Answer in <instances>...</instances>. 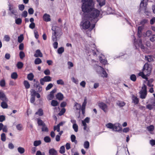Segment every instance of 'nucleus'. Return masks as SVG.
<instances>
[{"label":"nucleus","instance_id":"09e8293b","mask_svg":"<svg viewBox=\"0 0 155 155\" xmlns=\"http://www.w3.org/2000/svg\"><path fill=\"white\" fill-rule=\"evenodd\" d=\"M44 140L46 143H49L51 141V138L49 137L48 136H46L45 137Z\"/></svg>","mask_w":155,"mask_h":155},{"label":"nucleus","instance_id":"393cba45","mask_svg":"<svg viewBox=\"0 0 155 155\" xmlns=\"http://www.w3.org/2000/svg\"><path fill=\"white\" fill-rule=\"evenodd\" d=\"M5 102V101H3L1 103V106L3 108H7L8 107V105Z\"/></svg>","mask_w":155,"mask_h":155},{"label":"nucleus","instance_id":"052dcab7","mask_svg":"<svg viewBox=\"0 0 155 155\" xmlns=\"http://www.w3.org/2000/svg\"><path fill=\"white\" fill-rule=\"evenodd\" d=\"M25 56V55L24 53L22 51H20L19 53V56L20 58L21 59H22L24 58Z\"/></svg>","mask_w":155,"mask_h":155},{"label":"nucleus","instance_id":"e433bc0d","mask_svg":"<svg viewBox=\"0 0 155 155\" xmlns=\"http://www.w3.org/2000/svg\"><path fill=\"white\" fill-rule=\"evenodd\" d=\"M74 107H75L76 109L77 110H79L81 108V104L76 103H75Z\"/></svg>","mask_w":155,"mask_h":155},{"label":"nucleus","instance_id":"680f3d73","mask_svg":"<svg viewBox=\"0 0 155 155\" xmlns=\"http://www.w3.org/2000/svg\"><path fill=\"white\" fill-rule=\"evenodd\" d=\"M53 87V85L51 83L49 84L46 88V90L47 91L50 90Z\"/></svg>","mask_w":155,"mask_h":155},{"label":"nucleus","instance_id":"de8ad7c7","mask_svg":"<svg viewBox=\"0 0 155 155\" xmlns=\"http://www.w3.org/2000/svg\"><path fill=\"white\" fill-rule=\"evenodd\" d=\"M22 22V20L20 18H18L15 19V22L17 25H20Z\"/></svg>","mask_w":155,"mask_h":155},{"label":"nucleus","instance_id":"ddd939ff","mask_svg":"<svg viewBox=\"0 0 155 155\" xmlns=\"http://www.w3.org/2000/svg\"><path fill=\"white\" fill-rule=\"evenodd\" d=\"M50 16L49 15L47 14H45L43 16V20L46 21H50L51 19L50 18Z\"/></svg>","mask_w":155,"mask_h":155},{"label":"nucleus","instance_id":"39448f33","mask_svg":"<svg viewBox=\"0 0 155 155\" xmlns=\"http://www.w3.org/2000/svg\"><path fill=\"white\" fill-rule=\"evenodd\" d=\"M140 97L142 99L145 98L147 95V87L145 85L143 84L142 87V90L140 91Z\"/></svg>","mask_w":155,"mask_h":155},{"label":"nucleus","instance_id":"f03ea898","mask_svg":"<svg viewBox=\"0 0 155 155\" xmlns=\"http://www.w3.org/2000/svg\"><path fill=\"white\" fill-rule=\"evenodd\" d=\"M87 16H84L83 18V20L81 23L82 28L84 29H86L90 28L91 30H92L95 27L94 24H91Z\"/></svg>","mask_w":155,"mask_h":155},{"label":"nucleus","instance_id":"864d4df0","mask_svg":"<svg viewBox=\"0 0 155 155\" xmlns=\"http://www.w3.org/2000/svg\"><path fill=\"white\" fill-rule=\"evenodd\" d=\"M65 151V147L64 146H62L61 147L59 152L61 154L64 153Z\"/></svg>","mask_w":155,"mask_h":155},{"label":"nucleus","instance_id":"13d9d810","mask_svg":"<svg viewBox=\"0 0 155 155\" xmlns=\"http://www.w3.org/2000/svg\"><path fill=\"white\" fill-rule=\"evenodd\" d=\"M16 127L18 130H21L22 129V126L21 124H19L17 125Z\"/></svg>","mask_w":155,"mask_h":155},{"label":"nucleus","instance_id":"c03bdc74","mask_svg":"<svg viewBox=\"0 0 155 155\" xmlns=\"http://www.w3.org/2000/svg\"><path fill=\"white\" fill-rule=\"evenodd\" d=\"M59 28L56 26H53L52 28V30L54 31V32H55L56 33L58 31Z\"/></svg>","mask_w":155,"mask_h":155},{"label":"nucleus","instance_id":"a878e982","mask_svg":"<svg viewBox=\"0 0 155 155\" xmlns=\"http://www.w3.org/2000/svg\"><path fill=\"white\" fill-rule=\"evenodd\" d=\"M45 82H49L51 81V77L49 76H46L43 78Z\"/></svg>","mask_w":155,"mask_h":155},{"label":"nucleus","instance_id":"4be33fe9","mask_svg":"<svg viewBox=\"0 0 155 155\" xmlns=\"http://www.w3.org/2000/svg\"><path fill=\"white\" fill-rule=\"evenodd\" d=\"M96 68L97 71L99 73L101 72L102 70H103L104 68L99 66H97Z\"/></svg>","mask_w":155,"mask_h":155},{"label":"nucleus","instance_id":"a211bd4d","mask_svg":"<svg viewBox=\"0 0 155 155\" xmlns=\"http://www.w3.org/2000/svg\"><path fill=\"white\" fill-rule=\"evenodd\" d=\"M97 1L101 7L104 5L105 3V0H97Z\"/></svg>","mask_w":155,"mask_h":155},{"label":"nucleus","instance_id":"f3484780","mask_svg":"<svg viewBox=\"0 0 155 155\" xmlns=\"http://www.w3.org/2000/svg\"><path fill=\"white\" fill-rule=\"evenodd\" d=\"M83 125L84 126L83 129L84 130L88 132L89 130V128L87 127L86 123H85L84 121H82Z\"/></svg>","mask_w":155,"mask_h":155},{"label":"nucleus","instance_id":"58836bf2","mask_svg":"<svg viewBox=\"0 0 155 155\" xmlns=\"http://www.w3.org/2000/svg\"><path fill=\"white\" fill-rule=\"evenodd\" d=\"M89 143L88 141H86L84 143V147L86 149H88L89 147Z\"/></svg>","mask_w":155,"mask_h":155},{"label":"nucleus","instance_id":"774afa93","mask_svg":"<svg viewBox=\"0 0 155 155\" xmlns=\"http://www.w3.org/2000/svg\"><path fill=\"white\" fill-rule=\"evenodd\" d=\"M150 40L152 42H154L155 41V35H152L150 38Z\"/></svg>","mask_w":155,"mask_h":155},{"label":"nucleus","instance_id":"e2e57ef3","mask_svg":"<svg viewBox=\"0 0 155 155\" xmlns=\"http://www.w3.org/2000/svg\"><path fill=\"white\" fill-rule=\"evenodd\" d=\"M54 97V94H50L47 97V99L48 100H51L53 99Z\"/></svg>","mask_w":155,"mask_h":155},{"label":"nucleus","instance_id":"c85d7f7f","mask_svg":"<svg viewBox=\"0 0 155 155\" xmlns=\"http://www.w3.org/2000/svg\"><path fill=\"white\" fill-rule=\"evenodd\" d=\"M35 114H38L39 116H41L43 114V111L41 109H39L38 112L35 113Z\"/></svg>","mask_w":155,"mask_h":155},{"label":"nucleus","instance_id":"423d86ee","mask_svg":"<svg viewBox=\"0 0 155 155\" xmlns=\"http://www.w3.org/2000/svg\"><path fill=\"white\" fill-rule=\"evenodd\" d=\"M134 44L136 48H137V47H140L142 49H145V47L143 46V45L142 44V40L141 39L138 40L137 42H135Z\"/></svg>","mask_w":155,"mask_h":155},{"label":"nucleus","instance_id":"0eeeda50","mask_svg":"<svg viewBox=\"0 0 155 155\" xmlns=\"http://www.w3.org/2000/svg\"><path fill=\"white\" fill-rule=\"evenodd\" d=\"M121 125L119 123H116L114 124L113 130L114 131H119L122 130Z\"/></svg>","mask_w":155,"mask_h":155},{"label":"nucleus","instance_id":"473e14b6","mask_svg":"<svg viewBox=\"0 0 155 155\" xmlns=\"http://www.w3.org/2000/svg\"><path fill=\"white\" fill-rule=\"evenodd\" d=\"M34 62L36 64H38L41 63L42 61L40 58H37L35 60Z\"/></svg>","mask_w":155,"mask_h":155},{"label":"nucleus","instance_id":"9b49d317","mask_svg":"<svg viewBox=\"0 0 155 155\" xmlns=\"http://www.w3.org/2000/svg\"><path fill=\"white\" fill-rule=\"evenodd\" d=\"M34 56L35 57H41L43 56V54L41 52L40 50L38 49L36 51L35 53L34 54Z\"/></svg>","mask_w":155,"mask_h":155},{"label":"nucleus","instance_id":"20e7f679","mask_svg":"<svg viewBox=\"0 0 155 155\" xmlns=\"http://www.w3.org/2000/svg\"><path fill=\"white\" fill-rule=\"evenodd\" d=\"M151 69L150 65H149L148 63H146L144 66L143 70L145 75L148 76L151 73Z\"/></svg>","mask_w":155,"mask_h":155},{"label":"nucleus","instance_id":"8fccbe9b","mask_svg":"<svg viewBox=\"0 0 155 155\" xmlns=\"http://www.w3.org/2000/svg\"><path fill=\"white\" fill-rule=\"evenodd\" d=\"M153 106L152 104L151 103V104H149L147 105L146 108L149 110H151L153 109Z\"/></svg>","mask_w":155,"mask_h":155},{"label":"nucleus","instance_id":"69168bd1","mask_svg":"<svg viewBox=\"0 0 155 155\" xmlns=\"http://www.w3.org/2000/svg\"><path fill=\"white\" fill-rule=\"evenodd\" d=\"M65 109L64 108H63L62 109L61 111L58 114L59 115L61 116L63 114L65 113Z\"/></svg>","mask_w":155,"mask_h":155},{"label":"nucleus","instance_id":"c756f323","mask_svg":"<svg viewBox=\"0 0 155 155\" xmlns=\"http://www.w3.org/2000/svg\"><path fill=\"white\" fill-rule=\"evenodd\" d=\"M71 138L72 142H74L76 144L77 143V141L76 140V137L74 135H71Z\"/></svg>","mask_w":155,"mask_h":155},{"label":"nucleus","instance_id":"412c9836","mask_svg":"<svg viewBox=\"0 0 155 155\" xmlns=\"http://www.w3.org/2000/svg\"><path fill=\"white\" fill-rule=\"evenodd\" d=\"M23 83L26 89H28L30 87V84L28 81H24Z\"/></svg>","mask_w":155,"mask_h":155},{"label":"nucleus","instance_id":"a18cd8bd","mask_svg":"<svg viewBox=\"0 0 155 155\" xmlns=\"http://www.w3.org/2000/svg\"><path fill=\"white\" fill-rule=\"evenodd\" d=\"M56 34L55 32H53L52 33V39L54 41L57 40V37L56 35Z\"/></svg>","mask_w":155,"mask_h":155},{"label":"nucleus","instance_id":"f704fd0d","mask_svg":"<svg viewBox=\"0 0 155 155\" xmlns=\"http://www.w3.org/2000/svg\"><path fill=\"white\" fill-rule=\"evenodd\" d=\"M117 104L120 107H123L124 106L125 103L123 101H118L117 103Z\"/></svg>","mask_w":155,"mask_h":155},{"label":"nucleus","instance_id":"dca6fc26","mask_svg":"<svg viewBox=\"0 0 155 155\" xmlns=\"http://www.w3.org/2000/svg\"><path fill=\"white\" fill-rule=\"evenodd\" d=\"M133 102L135 104H137L139 102L138 99L135 96L133 95L132 97Z\"/></svg>","mask_w":155,"mask_h":155},{"label":"nucleus","instance_id":"4d7b16f0","mask_svg":"<svg viewBox=\"0 0 155 155\" xmlns=\"http://www.w3.org/2000/svg\"><path fill=\"white\" fill-rule=\"evenodd\" d=\"M5 83L4 79H2L0 81V85L2 87H4L5 86Z\"/></svg>","mask_w":155,"mask_h":155},{"label":"nucleus","instance_id":"f257e3e1","mask_svg":"<svg viewBox=\"0 0 155 155\" xmlns=\"http://www.w3.org/2000/svg\"><path fill=\"white\" fill-rule=\"evenodd\" d=\"M94 5V3L91 6V8L87 12H83L84 13H88L89 14L86 15V16H87L88 18L91 21H93L94 22L96 23L98 21L97 17L99 16L100 11L95 8H93V6Z\"/></svg>","mask_w":155,"mask_h":155},{"label":"nucleus","instance_id":"0e129e2a","mask_svg":"<svg viewBox=\"0 0 155 155\" xmlns=\"http://www.w3.org/2000/svg\"><path fill=\"white\" fill-rule=\"evenodd\" d=\"M31 96L32 97H35V96L36 95V94H37L36 91L34 90H31Z\"/></svg>","mask_w":155,"mask_h":155},{"label":"nucleus","instance_id":"603ef678","mask_svg":"<svg viewBox=\"0 0 155 155\" xmlns=\"http://www.w3.org/2000/svg\"><path fill=\"white\" fill-rule=\"evenodd\" d=\"M38 123L39 125L41 126H42L45 124L41 120L39 119L38 120Z\"/></svg>","mask_w":155,"mask_h":155},{"label":"nucleus","instance_id":"5701e85b","mask_svg":"<svg viewBox=\"0 0 155 155\" xmlns=\"http://www.w3.org/2000/svg\"><path fill=\"white\" fill-rule=\"evenodd\" d=\"M34 76L32 73H30L28 75L27 78L30 81H32L33 80Z\"/></svg>","mask_w":155,"mask_h":155},{"label":"nucleus","instance_id":"72a5a7b5","mask_svg":"<svg viewBox=\"0 0 155 155\" xmlns=\"http://www.w3.org/2000/svg\"><path fill=\"white\" fill-rule=\"evenodd\" d=\"M18 152L21 154H22L24 153L25 152V149L24 148L22 147H19L18 148Z\"/></svg>","mask_w":155,"mask_h":155},{"label":"nucleus","instance_id":"5fc2aeb1","mask_svg":"<svg viewBox=\"0 0 155 155\" xmlns=\"http://www.w3.org/2000/svg\"><path fill=\"white\" fill-rule=\"evenodd\" d=\"M42 127L41 129L42 131H48V129L45 124L42 126Z\"/></svg>","mask_w":155,"mask_h":155},{"label":"nucleus","instance_id":"338daca9","mask_svg":"<svg viewBox=\"0 0 155 155\" xmlns=\"http://www.w3.org/2000/svg\"><path fill=\"white\" fill-rule=\"evenodd\" d=\"M147 129L150 131H153L154 130V127L152 125L147 127Z\"/></svg>","mask_w":155,"mask_h":155},{"label":"nucleus","instance_id":"f8f14e48","mask_svg":"<svg viewBox=\"0 0 155 155\" xmlns=\"http://www.w3.org/2000/svg\"><path fill=\"white\" fill-rule=\"evenodd\" d=\"M86 104L87 100L86 99H85L81 107V110L83 114H84L85 112V106H86Z\"/></svg>","mask_w":155,"mask_h":155},{"label":"nucleus","instance_id":"7c9ffc66","mask_svg":"<svg viewBox=\"0 0 155 155\" xmlns=\"http://www.w3.org/2000/svg\"><path fill=\"white\" fill-rule=\"evenodd\" d=\"M145 59L148 62H151L153 61V59L151 56L148 55L145 57Z\"/></svg>","mask_w":155,"mask_h":155},{"label":"nucleus","instance_id":"1a4fd4ad","mask_svg":"<svg viewBox=\"0 0 155 155\" xmlns=\"http://www.w3.org/2000/svg\"><path fill=\"white\" fill-rule=\"evenodd\" d=\"M0 99L3 101H8V99L5 95L2 92H0Z\"/></svg>","mask_w":155,"mask_h":155},{"label":"nucleus","instance_id":"a19ab883","mask_svg":"<svg viewBox=\"0 0 155 155\" xmlns=\"http://www.w3.org/2000/svg\"><path fill=\"white\" fill-rule=\"evenodd\" d=\"M64 51V48L63 47L59 48L58 50V52L59 54H61Z\"/></svg>","mask_w":155,"mask_h":155},{"label":"nucleus","instance_id":"aec40b11","mask_svg":"<svg viewBox=\"0 0 155 155\" xmlns=\"http://www.w3.org/2000/svg\"><path fill=\"white\" fill-rule=\"evenodd\" d=\"M146 79L148 81V83L147 84L148 86L150 87H153V85L152 84V83L153 81V79H150L149 80H148V79Z\"/></svg>","mask_w":155,"mask_h":155},{"label":"nucleus","instance_id":"b1692460","mask_svg":"<svg viewBox=\"0 0 155 155\" xmlns=\"http://www.w3.org/2000/svg\"><path fill=\"white\" fill-rule=\"evenodd\" d=\"M147 0H143L140 4V7H145L147 5Z\"/></svg>","mask_w":155,"mask_h":155},{"label":"nucleus","instance_id":"2f4dec72","mask_svg":"<svg viewBox=\"0 0 155 155\" xmlns=\"http://www.w3.org/2000/svg\"><path fill=\"white\" fill-rule=\"evenodd\" d=\"M41 143V140H36L34 142V145L35 147H37L40 145Z\"/></svg>","mask_w":155,"mask_h":155},{"label":"nucleus","instance_id":"bb28decb","mask_svg":"<svg viewBox=\"0 0 155 155\" xmlns=\"http://www.w3.org/2000/svg\"><path fill=\"white\" fill-rule=\"evenodd\" d=\"M152 34V32L151 31L148 30L147 31L146 33L143 34V35L145 37L146 36L147 37H149Z\"/></svg>","mask_w":155,"mask_h":155},{"label":"nucleus","instance_id":"bf43d9fd","mask_svg":"<svg viewBox=\"0 0 155 155\" xmlns=\"http://www.w3.org/2000/svg\"><path fill=\"white\" fill-rule=\"evenodd\" d=\"M57 83L58 84L63 85L64 84V82L62 79H59L57 81Z\"/></svg>","mask_w":155,"mask_h":155},{"label":"nucleus","instance_id":"2eb2a0df","mask_svg":"<svg viewBox=\"0 0 155 155\" xmlns=\"http://www.w3.org/2000/svg\"><path fill=\"white\" fill-rule=\"evenodd\" d=\"M56 97L58 100L61 101L64 98V96L62 93H58L56 94Z\"/></svg>","mask_w":155,"mask_h":155},{"label":"nucleus","instance_id":"49530a36","mask_svg":"<svg viewBox=\"0 0 155 155\" xmlns=\"http://www.w3.org/2000/svg\"><path fill=\"white\" fill-rule=\"evenodd\" d=\"M18 74L16 72H13L11 74V78L13 79H16L17 78Z\"/></svg>","mask_w":155,"mask_h":155},{"label":"nucleus","instance_id":"c9c22d12","mask_svg":"<svg viewBox=\"0 0 155 155\" xmlns=\"http://www.w3.org/2000/svg\"><path fill=\"white\" fill-rule=\"evenodd\" d=\"M17 66L18 68L21 69L23 67V64L22 62H18L17 64Z\"/></svg>","mask_w":155,"mask_h":155},{"label":"nucleus","instance_id":"4c0bfd02","mask_svg":"<svg viewBox=\"0 0 155 155\" xmlns=\"http://www.w3.org/2000/svg\"><path fill=\"white\" fill-rule=\"evenodd\" d=\"M114 124L111 123H109L106 124V127L109 129H113Z\"/></svg>","mask_w":155,"mask_h":155},{"label":"nucleus","instance_id":"4468645a","mask_svg":"<svg viewBox=\"0 0 155 155\" xmlns=\"http://www.w3.org/2000/svg\"><path fill=\"white\" fill-rule=\"evenodd\" d=\"M49 153L51 155H57V151L54 148H51L49 150Z\"/></svg>","mask_w":155,"mask_h":155},{"label":"nucleus","instance_id":"79ce46f5","mask_svg":"<svg viewBox=\"0 0 155 155\" xmlns=\"http://www.w3.org/2000/svg\"><path fill=\"white\" fill-rule=\"evenodd\" d=\"M72 127L75 132H77L78 131V126L77 124H73Z\"/></svg>","mask_w":155,"mask_h":155},{"label":"nucleus","instance_id":"6e6d98bb","mask_svg":"<svg viewBox=\"0 0 155 155\" xmlns=\"http://www.w3.org/2000/svg\"><path fill=\"white\" fill-rule=\"evenodd\" d=\"M130 79L132 81H135L136 80V77L135 74H133L130 76Z\"/></svg>","mask_w":155,"mask_h":155},{"label":"nucleus","instance_id":"cd10ccee","mask_svg":"<svg viewBox=\"0 0 155 155\" xmlns=\"http://www.w3.org/2000/svg\"><path fill=\"white\" fill-rule=\"evenodd\" d=\"M139 76H141L144 79H148V78L146 77V76L147 75H145V74L144 73V71H143L142 72H140L139 73Z\"/></svg>","mask_w":155,"mask_h":155},{"label":"nucleus","instance_id":"9d476101","mask_svg":"<svg viewBox=\"0 0 155 155\" xmlns=\"http://www.w3.org/2000/svg\"><path fill=\"white\" fill-rule=\"evenodd\" d=\"M143 29V26H140L138 27L137 30V35L140 38L142 36V31Z\"/></svg>","mask_w":155,"mask_h":155},{"label":"nucleus","instance_id":"6ab92c4d","mask_svg":"<svg viewBox=\"0 0 155 155\" xmlns=\"http://www.w3.org/2000/svg\"><path fill=\"white\" fill-rule=\"evenodd\" d=\"M58 104L59 103L57 101L55 100H52L51 103V105L54 107L58 106Z\"/></svg>","mask_w":155,"mask_h":155},{"label":"nucleus","instance_id":"6e6552de","mask_svg":"<svg viewBox=\"0 0 155 155\" xmlns=\"http://www.w3.org/2000/svg\"><path fill=\"white\" fill-rule=\"evenodd\" d=\"M98 106L104 112L107 111V107L105 104L103 102L100 103L98 104Z\"/></svg>","mask_w":155,"mask_h":155},{"label":"nucleus","instance_id":"ea45409f","mask_svg":"<svg viewBox=\"0 0 155 155\" xmlns=\"http://www.w3.org/2000/svg\"><path fill=\"white\" fill-rule=\"evenodd\" d=\"M99 59L100 62L103 64L105 65L107 64V61L106 60L102 59L101 57H99Z\"/></svg>","mask_w":155,"mask_h":155},{"label":"nucleus","instance_id":"3c124183","mask_svg":"<svg viewBox=\"0 0 155 155\" xmlns=\"http://www.w3.org/2000/svg\"><path fill=\"white\" fill-rule=\"evenodd\" d=\"M1 139L3 141H5L6 140V136L5 133H3L1 135Z\"/></svg>","mask_w":155,"mask_h":155},{"label":"nucleus","instance_id":"37998d69","mask_svg":"<svg viewBox=\"0 0 155 155\" xmlns=\"http://www.w3.org/2000/svg\"><path fill=\"white\" fill-rule=\"evenodd\" d=\"M23 39L24 38L23 35H20L18 37V42L20 43H21L23 40Z\"/></svg>","mask_w":155,"mask_h":155},{"label":"nucleus","instance_id":"7ed1b4c3","mask_svg":"<svg viewBox=\"0 0 155 155\" xmlns=\"http://www.w3.org/2000/svg\"><path fill=\"white\" fill-rule=\"evenodd\" d=\"M81 2L82 11L84 12L88 11L91 8L93 2V0H81Z\"/></svg>","mask_w":155,"mask_h":155}]
</instances>
